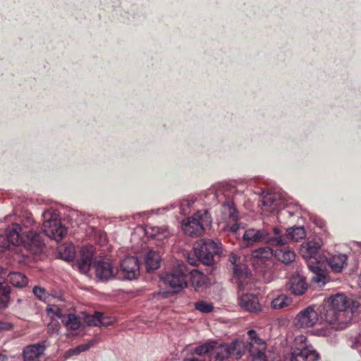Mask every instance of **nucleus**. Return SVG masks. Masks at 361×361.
Wrapping results in <instances>:
<instances>
[{
	"instance_id": "nucleus-21",
	"label": "nucleus",
	"mask_w": 361,
	"mask_h": 361,
	"mask_svg": "<svg viewBox=\"0 0 361 361\" xmlns=\"http://www.w3.org/2000/svg\"><path fill=\"white\" fill-rule=\"evenodd\" d=\"M307 286L305 279L299 275L292 276L288 282L290 291L295 295H301L305 293Z\"/></svg>"
},
{
	"instance_id": "nucleus-28",
	"label": "nucleus",
	"mask_w": 361,
	"mask_h": 361,
	"mask_svg": "<svg viewBox=\"0 0 361 361\" xmlns=\"http://www.w3.org/2000/svg\"><path fill=\"white\" fill-rule=\"evenodd\" d=\"M347 256L344 254H338L330 258L329 264L335 272H341L346 264Z\"/></svg>"
},
{
	"instance_id": "nucleus-12",
	"label": "nucleus",
	"mask_w": 361,
	"mask_h": 361,
	"mask_svg": "<svg viewBox=\"0 0 361 361\" xmlns=\"http://www.w3.org/2000/svg\"><path fill=\"white\" fill-rule=\"evenodd\" d=\"M272 233L275 236L283 237L284 243L278 244L277 246L284 245L290 240L298 241L305 237V231L302 226H295L287 229L286 233L283 234L281 228L274 227L272 228Z\"/></svg>"
},
{
	"instance_id": "nucleus-18",
	"label": "nucleus",
	"mask_w": 361,
	"mask_h": 361,
	"mask_svg": "<svg viewBox=\"0 0 361 361\" xmlns=\"http://www.w3.org/2000/svg\"><path fill=\"white\" fill-rule=\"evenodd\" d=\"M61 317V310L57 305H49L48 307H47V319L49 317L51 319L50 322L48 324L49 332L54 333L58 331L60 327L59 320Z\"/></svg>"
},
{
	"instance_id": "nucleus-50",
	"label": "nucleus",
	"mask_w": 361,
	"mask_h": 361,
	"mask_svg": "<svg viewBox=\"0 0 361 361\" xmlns=\"http://www.w3.org/2000/svg\"><path fill=\"white\" fill-rule=\"evenodd\" d=\"M214 197L218 199L219 198V192L216 191L214 194Z\"/></svg>"
},
{
	"instance_id": "nucleus-42",
	"label": "nucleus",
	"mask_w": 361,
	"mask_h": 361,
	"mask_svg": "<svg viewBox=\"0 0 361 361\" xmlns=\"http://www.w3.org/2000/svg\"><path fill=\"white\" fill-rule=\"evenodd\" d=\"M229 260L230 262H231V264L233 265V272L235 273V267H238V270L240 272L242 271V269H243V267H245L247 268V270H248V268L245 265V264H241V265H239V264H237V261H238V258L235 255H231L229 258ZM248 272H250L249 271H247Z\"/></svg>"
},
{
	"instance_id": "nucleus-47",
	"label": "nucleus",
	"mask_w": 361,
	"mask_h": 361,
	"mask_svg": "<svg viewBox=\"0 0 361 361\" xmlns=\"http://www.w3.org/2000/svg\"><path fill=\"white\" fill-rule=\"evenodd\" d=\"M185 361H204L202 358L191 357L185 360Z\"/></svg>"
},
{
	"instance_id": "nucleus-43",
	"label": "nucleus",
	"mask_w": 361,
	"mask_h": 361,
	"mask_svg": "<svg viewBox=\"0 0 361 361\" xmlns=\"http://www.w3.org/2000/svg\"><path fill=\"white\" fill-rule=\"evenodd\" d=\"M243 226H240V224H234L232 226H227L226 230L233 235H237L240 229H243Z\"/></svg>"
},
{
	"instance_id": "nucleus-20",
	"label": "nucleus",
	"mask_w": 361,
	"mask_h": 361,
	"mask_svg": "<svg viewBox=\"0 0 361 361\" xmlns=\"http://www.w3.org/2000/svg\"><path fill=\"white\" fill-rule=\"evenodd\" d=\"M96 276L101 281H106L114 276V269L110 263L107 262L98 261L94 264Z\"/></svg>"
},
{
	"instance_id": "nucleus-29",
	"label": "nucleus",
	"mask_w": 361,
	"mask_h": 361,
	"mask_svg": "<svg viewBox=\"0 0 361 361\" xmlns=\"http://www.w3.org/2000/svg\"><path fill=\"white\" fill-rule=\"evenodd\" d=\"M7 281L16 287H24L28 283L27 277L20 272L9 273Z\"/></svg>"
},
{
	"instance_id": "nucleus-49",
	"label": "nucleus",
	"mask_w": 361,
	"mask_h": 361,
	"mask_svg": "<svg viewBox=\"0 0 361 361\" xmlns=\"http://www.w3.org/2000/svg\"><path fill=\"white\" fill-rule=\"evenodd\" d=\"M0 361H7L6 357L2 354H0Z\"/></svg>"
},
{
	"instance_id": "nucleus-37",
	"label": "nucleus",
	"mask_w": 361,
	"mask_h": 361,
	"mask_svg": "<svg viewBox=\"0 0 361 361\" xmlns=\"http://www.w3.org/2000/svg\"><path fill=\"white\" fill-rule=\"evenodd\" d=\"M214 341H209L197 346L194 350L195 353L200 356L209 354V357H210L212 348L214 346Z\"/></svg>"
},
{
	"instance_id": "nucleus-38",
	"label": "nucleus",
	"mask_w": 361,
	"mask_h": 361,
	"mask_svg": "<svg viewBox=\"0 0 361 361\" xmlns=\"http://www.w3.org/2000/svg\"><path fill=\"white\" fill-rule=\"evenodd\" d=\"M195 307L197 310L202 313H209L212 312L214 309L212 303L205 301H198L195 302Z\"/></svg>"
},
{
	"instance_id": "nucleus-46",
	"label": "nucleus",
	"mask_w": 361,
	"mask_h": 361,
	"mask_svg": "<svg viewBox=\"0 0 361 361\" xmlns=\"http://www.w3.org/2000/svg\"><path fill=\"white\" fill-rule=\"evenodd\" d=\"M13 327V325L10 323H5L0 322V330H10Z\"/></svg>"
},
{
	"instance_id": "nucleus-17",
	"label": "nucleus",
	"mask_w": 361,
	"mask_h": 361,
	"mask_svg": "<svg viewBox=\"0 0 361 361\" xmlns=\"http://www.w3.org/2000/svg\"><path fill=\"white\" fill-rule=\"evenodd\" d=\"M231 356V348L226 343L214 342L209 361H229Z\"/></svg>"
},
{
	"instance_id": "nucleus-16",
	"label": "nucleus",
	"mask_w": 361,
	"mask_h": 361,
	"mask_svg": "<svg viewBox=\"0 0 361 361\" xmlns=\"http://www.w3.org/2000/svg\"><path fill=\"white\" fill-rule=\"evenodd\" d=\"M52 216L53 219L49 221V229L47 230V235L58 242L66 235L68 231L65 226L61 225L57 218V214H55Z\"/></svg>"
},
{
	"instance_id": "nucleus-32",
	"label": "nucleus",
	"mask_w": 361,
	"mask_h": 361,
	"mask_svg": "<svg viewBox=\"0 0 361 361\" xmlns=\"http://www.w3.org/2000/svg\"><path fill=\"white\" fill-rule=\"evenodd\" d=\"M252 256L259 260L264 261L274 256V250L267 246L262 247L252 251Z\"/></svg>"
},
{
	"instance_id": "nucleus-5",
	"label": "nucleus",
	"mask_w": 361,
	"mask_h": 361,
	"mask_svg": "<svg viewBox=\"0 0 361 361\" xmlns=\"http://www.w3.org/2000/svg\"><path fill=\"white\" fill-rule=\"evenodd\" d=\"M212 219L207 210L198 211L182 224L184 233L191 237H198L204 233L206 226L211 225Z\"/></svg>"
},
{
	"instance_id": "nucleus-39",
	"label": "nucleus",
	"mask_w": 361,
	"mask_h": 361,
	"mask_svg": "<svg viewBox=\"0 0 361 361\" xmlns=\"http://www.w3.org/2000/svg\"><path fill=\"white\" fill-rule=\"evenodd\" d=\"M101 312H96L94 314H87L85 317V322L89 326H99Z\"/></svg>"
},
{
	"instance_id": "nucleus-35",
	"label": "nucleus",
	"mask_w": 361,
	"mask_h": 361,
	"mask_svg": "<svg viewBox=\"0 0 361 361\" xmlns=\"http://www.w3.org/2000/svg\"><path fill=\"white\" fill-rule=\"evenodd\" d=\"M63 322L68 329L76 330L80 326L81 322L75 314H68L63 319Z\"/></svg>"
},
{
	"instance_id": "nucleus-6",
	"label": "nucleus",
	"mask_w": 361,
	"mask_h": 361,
	"mask_svg": "<svg viewBox=\"0 0 361 361\" xmlns=\"http://www.w3.org/2000/svg\"><path fill=\"white\" fill-rule=\"evenodd\" d=\"M283 237L275 236L272 230L269 231L267 228L262 229L249 228L244 231L243 239L247 245H252L259 242H265L273 246L284 243Z\"/></svg>"
},
{
	"instance_id": "nucleus-10",
	"label": "nucleus",
	"mask_w": 361,
	"mask_h": 361,
	"mask_svg": "<svg viewBox=\"0 0 361 361\" xmlns=\"http://www.w3.org/2000/svg\"><path fill=\"white\" fill-rule=\"evenodd\" d=\"M20 231L21 226L18 224H13L7 228L5 235L0 234V250L8 249L11 245H19L22 242Z\"/></svg>"
},
{
	"instance_id": "nucleus-7",
	"label": "nucleus",
	"mask_w": 361,
	"mask_h": 361,
	"mask_svg": "<svg viewBox=\"0 0 361 361\" xmlns=\"http://www.w3.org/2000/svg\"><path fill=\"white\" fill-rule=\"evenodd\" d=\"M221 247L218 243L211 239H201L194 245V252L203 264L212 266L214 257L220 252Z\"/></svg>"
},
{
	"instance_id": "nucleus-9",
	"label": "nucleus",
	"mask_w": 361,
	"mask_h": 361,
	"mask_svg": "<svg viewBox=\"0 0 361 361\" xmlns=\"http://www.w3.org/2000/svg\"><path fill=\"white\" fill-rule=\"evenodd\" d=\"M247 348L252 361H267L265 354L267 349L266 342L254 330L247 331Z\"/></svg>"
},
{
	"instance_id": "nucleus-8",
	"label": "nucleus",
	"mask_w": 361,
	"mask_h": 361,
	"mask_svg": "<svg viewBox=\"0 0 361 361\" xmlns=\"http://www.w3.org/2000/svg\"><path fill=\"white\" fill-rule=\"evenodd\" d=\"M185 266H179L178 270L164 273L161 276V280L169 286L173 293H177L187 287L188 281L184 273Z\"/></svg>"
},
{
	"instance_id": "nucleus-24",
	"label": "nucleus",
	"mask_w": 361,
	"mask_h": 361,
	"mask_svg": "<svg viewBox=\"0 0 361 361\" xmlns=\"http://www.w3.org/2000/svg\"><path fill=\"white\" fill-rule=\"evenodd\" d=\"M145 233L149 237L157 238L158 240H163L170 235V232L166 226H147Z\"/></svg>"
},
{
	"instance_id": "nucleus-48",
	"label": "nucleus",
	"mask_w": 361,
	"mask_h": 361,
	"mask_svg": "<svg viewBox=\"0 0 361 361\" xmlns=\"http://www.w3.org/2000/svg\"><path fill=\"white\" fill-rule=\"evenodd\" d=\"M59 298V296L54 295H47V301L50 302L51 298Z\"/></svg>"
},
{
	"instance_id": "nucleus-33",
	"label": "nucleus",
	"mask_w": 361,
	"mask_h": 361,
	"mask_svg": "<svg viewBox=\"0 0 361 361\" xmlns=\"http://www.w3.org/2000/svg\"><path fill=\"white\" fill-rule=\"evenodd\" d=\"M228 345L231 348V355L237 360L240 359L245 352L246 346L243 341H235Z\"/></svg>"
},
{
	"instance_id": "nucleus-11",
	"label": "nucleus",
	"mask_w": 361,
	"mask_h": 361,
	"mask_svg": "<svg viewBox=\"0 0 361 361\" xmlns=\"http://www.w3.org/2000/svg\"><path fill=\"white\" fill-rule=\"evenodd\" d=\"M318 321V314L314 307L309 306L300 311L295 317L294 324L299 328L313 326Z\"/></svg>"
},
{
	"instance_id": "nucleus-51",
	"label": "nucleus",
	"mask_w": 361,
	"mask_h": 361,
	"mask_svg": "<svg viewBox=\"0 0 361 361\" xmlns=\"http://www.w3.org/2000/svg\"><path fill=\"white\" fill-rule=\"evenodd\" d=\"M42 215L43 216L45 215V211H44V212H42Z\"/></svg>"
},
{
	"instance_id": "nucleus-19",
	"label": "nucleus",
	"mask_w": 361,
	"mask_h": 361,
	"mask_svg": "<svg viewBox=\"0 0 361 361\" xmlns=\"http://www.w3.org/2000/svg\"><path fill=\"white\" fill-rule=\"evenodd\" d=\"M281 200L276 193H268L262 197V210L263 212H271L281 208Z\"/></svg>"
},
{
	"instance_id": "nucleus-34",
	"label": "nucleus",
	"mask_w": 361,
	"mask_h": 361,
	"mask_svg": "<svg viewBox=\"0 0 361 361\" xmlns=\"http://www.w3.org/2000/svg\"><path fill=\"white\" fill-rule=\"evenodd\" d=\"M97 341L94 339L90 341L87 343H83L78 345L76 348H71L66 352V357H71L73 355H79L90 349L92 346L96 344Z\"/></svg>"
},
{
	"instance_id": "nucleus-1",
	"label": "nucleus",
	"mask_w": 361,
	"mask_h": 361,
	"mask_svg": "<svg viewBox=\"0 0 361 361\" xmlns=\"http://www.w3.org/2000/svg\"><path fill=\"white\" fill-rule=\"evenodd\" d=\"M353 302L343 293L331 295L324 302L322 318L336 330L345 329L353 319Z\"/></svg>"
},
{
	"instance_id": "nucleus-2",
	"label": "nucleus",
	"mask_w": 361,
	"mask_h": 361,
	"mask_svg": "<svg viewBox=\"0 0 361 361\" xmlns=\"http://www.w3.org/2000/svg\"><path fill=\"white\" fill-rule=\"evenodd\" d=\"M235 276L238 279V305L250 312H258L261 310V306L257 295L250 293L252 288L251 274L248 272L245 267H243L240 272L238 267L235 268Z\"/></svg>"
},
{
	"instance_id": "nucleus-40",
	"label": "nucleus",
	"mask_w": 361,
	"mask_h": 361,
	"mask_svg": "<svg viewBox=\"0 0 361 361\" xmlns=\"http://www.w3.org/2000/svg\"><path fill=\"white\" fill-rule=\"evenodd\" d=\"M35 296L40 300H45V290L39 286H35L32 290Z\"/></svg>"
},
{
	"instance_id": "nucleus-36",
	"label": "nucleus",
	"mask_w": 361,
	"mask_h": 361,
	"mask_svg": "<svg viewBox=\"0 0 361 361\" xmlns=\"http://www.w3.org/2000/svg\"><path fill=\"white\" fill-rule=\"evenodd\" d=\"M10 295V288L6 283H0V307L7 305Z\"/></svg>"
},
{
	"instance_id": "nucleus-13",
	"label": "nucleus",
	"mask_w": 361,
	"mask_h": 361,
	"mask_svg": "<svg viewBox=\"0 0 361 361\" xmlns=\"http://www.w3.org/2000/svg\"><path fill=\"white\" fill-rule=\"evenodd\" d=\"M121 272L126 279H135L140 274L138 259L135 257H127L121 263Z\"/></svg>"
},
{
	"instance_id": "nucleus-41",
	"label": "nucleus",
	"mask_w": 361,
	"mask_h": 361,
	"mask_svg": "<svg viewBox=\"0 0 361 361\" xmlns=\"http://www.w3.org/2000/svg\"><path fill=\"white\" fill-rule=\"evenodd\" d=\"M114 322V319L111 317L104 316L101 313L100 321H99V326H108L112 324Z\"/></svg>"
},
{
	"instance_id": "nucleus-15",
	"label": "nucleus",
	"mask_w": 361,
	"mask_h": 361,
	"mask_svg": "<svg viewBox=\"0 0 361 361\" xmlns=\"http://www.w3.org/2000/svg\"><path fill=\"white\" fill-rule=\"evenodd\" d=\"M25 247L33 254H39L43 251L44 240L40 233L30 231L24 240Z\"/></svg>"
},
{
	"instance_id": "nucleus-22",
	"label": "nucleus",
	"mask_w": 361,
	"mask_h": 361,
	"mask_svg": "<svg viewBox=\"0 0 361 361\" xmlns=\"http://www.w3.org/2000/svg\"><path fill=\"white\" fill-rule=\"evenodd\" d=\"M274 256L279 262L288 264L295 259V254L289 247H282L274 250Z\"/></svg>"
},
{
	"instance_id": "nucleus-25",
	"label": "nucleus",
	"mask_w": 361,
	"mask_h": 361,
	"mask_svg": "<svg viewBox=\"0 0 361 361\" xmlns=\"http://www.w3.org/2000/svg\"><path fill=\"white\" fill-rule=\"evenodd\" d=\"M222 218L228 223L235 222L238 219L236 209L232 202L224 203L221 208Z\"/></svg>"
},
{
	"instance_id": "nucleus-4",
	"label": "nucleus",
	"mask_w": 361,
	"mask_h": 361,
	"mask_svg": "<svg viewBox=\"0 0 361 361\" xmlns=\"http://www.w3.org/2000/svg\"><path fill=\"white\" fill-rule=\"evenodd\" d=\"M319 358L318 353L307 344L306 336L299 335L294 340L292 352L285 356L284 361H317Z\"/></svg>"
},
{
	"instance_id": "nucleus-23",
	"label": "nucleus",
	"mask_w": 361,
	"mask_h": 361,
	"mask_svg": "<svg viewBox=\"0 0 361 361\" xmlns=\"http://www.w3.org/2000/svg\"><path fill=\"white\" fill-rule=\"evenodd\" d=\"M44 345L41 343L30 345L23 350L24 361H34L44 352Z\"/></svg>"
},
{
	"instance_id": "nucleus-45",
	"label": "nucleus",
	"mask_w": 361,
	"mask_h": 361,
	"mask_svg": "<svg viewBox=\"0 0 361 361\" xmlns=\"http://www.w3.org/2000/svg\"><path fill=\"white\" fill-rule=\"evenodd\" d=\"M187 259L188 262L192 266H197L198 262H200L195 253L194 255H188Z\"/></svg>"
},
{
	"instance_id": "nucleus-26",
	"label": "nucleus",
	"mask_w": 361,
	"mask_h": 361,
	"mask_svg": "<svg viewBox=\"0 0 361 361\" xmlns=\"http://www.w3.org/2000/svg\"><path fill=\"white\" fill-rule=\"evenodd\" d=\"M160 260L161 257L157 252L148 251L145 257L147 271L157 269L159 267Z\"/></svg>"
},
{
	"instance_id": "nucleus-3",
	"label": "nucleus",
	"mask_w": 361,
	"mask_h": 361,
	"mask_svg": "<svg viewBox=\"0 0 361 361\" xmlns=\"http://www.w3.org/2000/svg\"><path fill=\"white\" fill-rule=\"evenodd\" d=\"M321 247V244L318 241H308L301 245V253L304 258L307 259V264L314 276L312 281L318 284L324 285L327 281L326 275L322 269V264L317 261L315 255Z\"/></svg>"
},
{
	"instance_id": "nucleus-31",
	"label": "nucleus",
	"mask_w": 361,
	"mask_h": 361,
	"mask_svg": "<svg viewBox=\"0 0 361 361\" xmlns=\"http://www.w3.org/2000/svg\"><path fill=\"white\" fill-rule=\"evenodd\" d=\"M190 279L195 290H198L205 284L207 277L198 270L193 269L190 271Z\"/></svg>"
},
{
	"instance_id": "nucleus-14",
	"label": "nucleus",
	"mask_w": 361,
	"mask_h": 361,
	"mask_svg": "<svg viewBox=\"0 0 361 361\" xmlns=\"http://www.w3.org/2000/svg\"><path fill=\"white\" fill-rule=\"evenodd\" d=\"M94 249L92 245L84 246L80 250V259L75 266L82 274H87L90 269L94 256Z\"/></svg>"
},
{
	"instance_id": "nucleus-44",
	"label": "nucleus",
	"mask_w": 361,
	"mask_h": 361,
	"mask_svg": "<svg viewBox=\"0 0 361 361\" xmlns=\"http://www.w3.org/2000/svg\"><path fill=\"white\" fill-rule=\"evenodd\" d=\"M192 204H193L192 201H190L188 200H183L182 202H180V206L181 212L184 214L186 213L187 209H188Z\"/></svg>"
},
{
	"instance_id": "nucleus-27",
	"label": "nucleus",
	"mask_w": 361,
	"mask_h": 361,
	"mask_svg": "<svg viewBox=\"0 0 361 361\" xmlns=\"http://www.w3.org/2000/svg\"><path fill=\"white\" fill-rule=\"evenodd\" d=\"M59 255L61 259L70 262L75 257V248L71 243H64L58 247Z\"/></svg>"
},
{
	"instance_id": "nucleus-30",
	"label": "nucleus",
	"mask_w": 361,
	"mask_h": 361,
	"mask_svg": "<svg viewBox=\"0 0 361 361\" xmlns=\"http://www.w3.org/2000/svg\"><path fill=\"white\" fill-rule=\"evenodd\" d=\"M292 303V299L284 294L279 295L271 302V307L274 310H281L288 307Z\"/></svg>"
}]
</instances>
